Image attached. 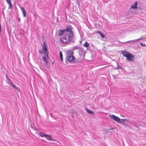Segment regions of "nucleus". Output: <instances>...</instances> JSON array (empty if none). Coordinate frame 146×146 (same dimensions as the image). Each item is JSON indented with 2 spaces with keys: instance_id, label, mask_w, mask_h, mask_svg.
<instances>
[{
  "instance_id": "f8f14e48",
  "label": "nucleus",
  "mask_w": 146,
  "mask_h": 146,
  "mask_svg": "<svg viewBox=\"0 0 146 146\" xmlns=\"http://www.w3.org/2000/svg\"><path fill=\"white\" fill-rule=\"evenodd\" d=\"M96 33H98L101 36V37L102 38H104L105 37V35L103 34L102 33L99 31H98Z\"/></svg>"
},
{
  "instance_id": "ddd939ff",
  "label": "nucleus",
  "mask_w": 146,
  "mask_h": 146,
  "mask_svg": "<svg viewBox=\"0 0 146 146\" xmlns=\"http://www.w3.org/2000/svg\"><path fill=\"white\" fill-rule=\"evenodd\" d=\"M86 110L87 112L89 114H94V112H93L92 111L89 110L88 108H86Z\"/></svg>"
},
{
  "instance_id": "aec40b11",
  "label": "nucleus",
  "mask_w": 146,
  "mask_h": 146,
  "mask_svg": "<svg viewBox=\"0 0 146 146\" xmlns=\"http://www.w3.org/2000/svg\"><path fill=\"white\" fill-rule=\"evenodd\" d=\"M135 40H130L129 41H128L127 42H124L123 43H128L129 42H134V41H135Z\"/></svg>"
},
{
  "instance_id": "dca6fc26",
  "label": "nucleus",
  "mask_w": 146,
  "mask_h": 146,
  "mask_svg": "<svg viewBox=\"0 0 146 146\" xmlns=\"http://www.w3.org/2000/svg\"><path fill=\"white\" fill-rule=\"evenodd\" d=\"M60 58L62 62L63 61V55L62 54V52L60 51Z\"/></svg>"
},
{
  "instance_id": "bb28decb",
  "label": "nucleus",
  "mask_w": 146,
  "mask_h": 146,
  "mask_svg": "<svg viewBox=\"0 0 146 146\" xmlns=\"http://www.w3.org/2000/svg\"><path fill=\"white\" fill-rule=\"evenodd\" d=\"M144 46H146V45H144Z\"/></svg>"
},
{
  "instance_id": "7ed1b4c3",
  "label": "nucleus",
  "mask_w": 146,
  "mask_h": 146,
  "mask_svg": "<svg viewBox=\"0 0 146 146\" xmlns=\"http://www.w3.org/2000/svg\"><path fill=\"white\" fill-rule=\"evenodd\" d=\"M66 60L67 61L70 63H74L75 62L76 58L73 55L66 56Z\"/></svg>"
},
{
  "instance_id": "5701e85b",
  "label": "nucleus",
  "mask_w": 146,
  "mask_h": 146,
  "mask_svg": "<svg viewBox=\"0 0 146 146\" xmlns=\"http://www.w3.org/2000/svg\"><path fill=\"white\" fill-rule=\"evenodd\" d=\"M141 39V38H139L137 39V40H140Z\"/></svg>"
},
{
  "instance_id": "20e7f679",
  "label": "nucleus",
  "mask_w": 146,
  "mask_h": 146,
  "mask_svg": "<svg viewBox=\"0 0 146 146\" xmlns=\"http://www.w3.org/2000/svg\"><path fill=\"white\" fill-rule=\"evenodd\" d=\"M71 27V26H67L66 29L63 30H60L58 31V35L60 36L64 34L67 32L68 31H69V29Z\"/></svg>"
},
{
  "instance_id": "412c9836",
  "label": "nucleus",
  "mask_w": 146,
  "mask_h": 146,
  "mask_svg": "<svg viewBox=\"0 0 146 146\" xmlns=\"http://www.w3.org/2000/svg\"><path fill=\"white\" fill-rule=\"evenodd\" d=\"M140 45L142 46H144L145 45V44H144L142 43L141 42L140 43Z\"/></svg>"
},
{
  "instance_id": "393cba45",
  "label": "nucleus",
  "mask_w": 146,
  "mask_h": 146,
  "mask_svg": "<svg viewBox=\"0 0 146 146\" xmlns=\"http://www.w3.org/2000/svg\"><path fill=\"white\" fill-rule=\"evenodd\" d=\"M135 127H138V126H136V125H135Z\"/></svg>"
},
{
  "instance_id": "f03ea898",
  "label": "nucleus",
  "mask_w": 146,
  "mask_h": 146,
  "mask_svg": "<svg viewBox=\"0 0 146 146\" xmlns=\"http://www.w3.org/2000/svg\"><path fill=\"white\" fill-rule=\"evenodd\" d=\"M42 48L39 50V53L41 54L48 53V50L46 47V44L45 42H44L42 45Z\"/></svg>"
},
{
  "instance_id": "4468645a",
  "label": "nucleus",
  "mask_w": 146,
  "mask_h": 146,
  "mask_svg": "<svg viewBox=\"0 0 146 146\" xmlns=\"http://www.w3.org/2000/svg\"><path fill=\"white\" fill-rule=\"evenodd\" d=\"M9 84H10V86H11V87H13V88H14L16 89L17 90H17L18 91V89L16 88V87L15 86V85L13 84L12 83L10 82V83Z\"/></svg>"
},
{
  "instance_id": "6e6552de",
  "label": "nucleus",
  "mask_w": 146,
  "mask_h": 146,
  "mask_svg": "<svg viewBox=\"0 0 146 146\" xmlns=\"http://www.w3.org/2000/svg\"><path fill=\"white\" fill-rule=\"evenodd\" d=\"M45 137L49 141H54L52 139V136L51 135H46Z\"/></svg>"
},
{
  "instance_id": "f257e3e1",
  "label": "nucleus",
  "mask_w": 146,
  "mask_h": 146,
  "mask_svg": "<svg viewBox=\"0 0 146 146\" xmlns=\"http://www.w3.org/2000/svg\"><path fill=\"white\" fill-rule=\"evenodd\" d=\"M72 27L71 26L69 29V31L64 33L62 37L59 38V41L62 44H69L73 40L74 33L72 31Z\"/></svg>"
},
{
  "instance_id": "4be33fe9",
  "label": "nucleus",
  "mask_w": 146,
  "mask_h": 146,
  "mask_svg": "<svg viewBox=\"0 0 146 146\" xmlns=\"http://www.w3.org/2000/svg\"><path fill=\"white\" fill-rule=\"evenodd\" d=\"M6 77L7 79L8 80H10V79H9V78L8 77L7 75H6Z\"/></svg>"
},
{
  "instance_id": "b1692460",
  "label": "nucleus",
  "mask_w": 146,
  "mask_h": 146,
  "mask_svg": "<svg viewBox=\"0 0 146 146\" xmlns=\"http://www.w3.org/2000/svg\"><path fill=\"white\" fill-rule=\"evenodd\" d=\"M121 120H122V121H123V119H121Z\"/></svg>"
},
{
  "instance_id": "2eb2a0df",
  "label": "nucleus",
  "mask_w": 146,
  "mask_h": 146,
  "mask_svg": "<svg viewBox=\"0 0 146 146\" xmlns=\"http://www.w3.org/2000/svg\"><path fill=\"white\" fill-rule=\"evenodd\" d=\"M7 3L10 5L9 8H11L12 7V5L11 3V0H6Z\"/></svg>"
},
{
  "instance_id": "9b49d317",
  "label": "nucleus",
  "mask_w": 146,
  "mask_h": 146,
  "mask_svg": "<svg viewBox=\"0 0 146 146\" xmlns=\"http://www.w3.org/2000/svg\"><path fill=\"white\" fill-rule=\"evenodd\" d=\"M122 54L124 56L126 57L127 55L129 54V53L127 51H122Z\"/></svg>"
},
{
  "instance_id": "0eeeda50",
  "label": "nucleus",
  "mask_w": 146,
  "mask_h": 146,
  "mask_svg": "<svg viewBox=\"0 0 146 146\" xmlns=\"http://www.w3.org/2000/svg\"><path fill=\"white\" fill-rule=\"evenodd\" d=\"M127 59L129 61H132L134 59V57L131 54L129 53L126 57Z\"/></svg>"
},
{
  "instance_id": "1a4fd4ad",
  "label": "nucleus",
  "mask_w": 146,
  "mask_h": 146,
  "mask_svg": "<svg viewBox=\"0 0 146 146\" xmlns=\"http://www.w3.org/2000/svg\"><path fill=\"white\" fill-rule=\"evenodd\" d=\"M137 3L136 1L134 4L131 6V8L134 9H136L137 8Z\"/></svg>"
},
{
  "instance_id": "39448f33",
  "label": "nucleus",
  "mask_w": 146,
  "mask_h": 146,
  "mask_svg": "<svg viewBox=\"0 0 146 146\" xmlns=\"http://www.w3.org/2000/svg\"><path fill=\"white\" fill-rule=\"evenodd\" d=\"M109 117L111 119H113L119 123H121L122 122V121H121L119 117L113 115H109Z\"/></svg>"
},
{
  "instance_id": "423d86ee",
  "label": "nucleus",
  "mask_w": 146,
  "mask_h": 146,
  "mask_svg": "<svg viewBox=\"0 0 146 146\" xmlns=\"http://www.w3.org/2000/svg\"><path fill=\"white\" fill-rule=\"evenodd\" d=\"M44 55L42 58V59L43 61L45 62L46 65L48 64V60L49 58V57L48 56V53L44 54Z\"/></svg>"
},
{
  "instance_id": "a878e982",
  "label": "nucleus",
  "mask_w": 146,
  "mask_h": 146,
  "mask_svg": "<svg viewBox=\"0 0 146 146\" xmlns=\"http://www.w3.org/2000/svg\"><path fill=\"white\" fill-rule=\"evenodd\" d=\"M111 129L113 130V128H112Z\"/></svg>"
},
{
  "instance_id": "9d476101",
  "label": "nucleus",
  "mask_w": 146,
  "mask_h": 146,
  "mask_svg": "<svg viewBox=\"0 0 146 146\" xmlns=\"http://www.w3.org/2000/svg\"><path fill=\"white\" fill-rule=\"evenodd\" d=\"M73 52L72 50H68L66 52L67 56L73 55Z\"/></svg>"
},
{
  "instance_id": "6ab92c4d",
  "label": "nucleus",
  "mask_w": 146,
  "mask_h": 146,
  "mask_svg": "<svg viewBox=\"0 0 146 146\" xmlns=\"http://www.w3.org/2000/svg\"><path fill=\"white\" fill-rule=\"evenodd\" d=\"M39 135L41 137H45L46 135V134H45L44 133L42 132L40 133Z\"/></svg>"
},
{
  "instance_id": "f3484780",
  "label": "nucleus",
  "mask_w": 146,
  "mask_h": 146,
  "mask_svg": "<svg viewBox=\"0 0 146 146\" xmlns=\"http://www.w3.org/2000/svg\"><path fill=\"white\" fill-rule=\"evenodd\" d=\"M89 43L86 42L85 44L83 45V46L86 48H87L89 46Z\"/></svg>"
},
{
  "instance_id": "a211bd4d",
  "label": "nucleus",
  "mask_w": 146,
  "mask_h": 146,
  "mask_svg": "<svg viewBox=\"0 0 146 146\" xmlns=\"http://www.w3.org/2000/svg\"><path fill=\"white\" fill-rule=\"evenodd\" d=\"M22 12L23 14V16L24 17H25L26 15V13L24 9H21Z\"/></svg>"
}]
</instances>
